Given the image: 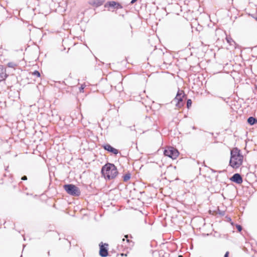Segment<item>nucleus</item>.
Segmentation results:
<instances>
[{
	"label": "nucleus",
	"instance_id": "29",
	"mask_svg": "<svg viewBox=\"0 0 257 257\" xmlns=\"http://www.w3.org/2000/svg\"><path fill=\"white\" fill-rule=\"evenodd\" d=\"M179 257H182V256L181 255H179Z\"/></svg>",
	"mask_w": 257,
	"mask_h": 257
},
{
	"label": "nucleus",
	"instance_id": "21",
	"mask_svg": "<svg viewBox=\"0 0 257 257\" xmlns=\"http://www.w3.org/2000/svg\"><path fill=\"white\" fill-rule=\"evenodd\" d=\"M84 88V87L83 86V85H81L80 87H79V91L80 92H83V89Z\"/></svg>",
	"mask_w": 257,
	"mask_h": 257
},
{
	"label": "nucleus",
	"instance_id": "23",
	"mask_svg": "<svg viewBox=\"0 0 257 257\" xmlns=\"http://www.w3.org/2000/svg\"><path fill=\"white\" fill-rule=\"evenodd\" d=\"M228 255H229V252L228 251H227L226 252V253H225L224 255V257H228Z\"/></svg>",
	"mask_w": 257,
	"mask_h": 257
},
{
	"label": "nucleus",
	"instance_id": "27",
	"mask_svg": "<svg viewBox=\"0 0 257 257\" xmlns=\"http://www.w3.org/2000/svg\"><path fill=\"white\" fill-rule=\"evenodd\" d=\"M228 220H229L230 221L231 220V218L230 217L228 218Z\"/></svg>",
	"mask_w": 257,
	"mask_h": 257
},
{
	"label": "nucleus",
	"instance_id": "8",
	"mask_svg": "<svg viewBox=\"0 0 257 257\" xmlns=\"http://www.w3.org/2000/svg\"><path fill=\"white\" fill-rule=\"evenodd\" d=\"M102 147L108 152L111 153L114 155H117L118 153V151L112 147L111 145L108 144H106L102 145Z\"/></svg>",
	"mask_w": 257,
	"mask_h": 257
},
{
	"label": "nucleus",
	"instance_id": "20",
	"mask_svg": "<svg viewBox=\"0 0 257 257\" xmlns=\"http://www.w3.org/2000/svg\"><path fill=\"white\" fill-rule=\"evenodd\" d=\"M115 8L116 9H122V7L119 3L116 2Z\"/></svg>",
	"mask_w": 257,
	"mask_h": 257
},
{
	"label": "nucleus",
	"instance_id": "14",
	"mask_svg": "<svg viewBox=\"0 0 257 257\" xmlns=\"http://www.w3.org/2000/svg\"><path fill=\"white\" fill-rule=\"evenodd\" d=\"M131 178V174L127 173L123 176V180L124 182L127 181Z\"/></svg>",
	"mask_w": 257,
	"mask_h": 257
},
{
	"label": "nucleus",
	"instance_id": "13",
	"mask_svg": "<svg viewBox=\"0 0 257 257\" xmlns=\"http://www.w3.org/2000/svg\"><path fill=\"white\" fill-rule=\"evenodd\" d=\"M124 237L126 238V239L125 238H123L122 239V241L123 243H124V241H126V242L127 243H128L129 244V245L131 246H133L134 245V242H132L131 240H130L129 239H128V235H126L124 236Z\"/></svg>",
	"mask_w": 257,
	"mask_h": 257
},
{
	"label": "nucleus",
	"instance_id": "26",
	"mask_svg": "<svg viewBox=\"0 0 257 257\" xmlns=\"http://www.w3.org/2000/svg\"><path fill=\"white\" fill-rule=\"evenodd\" d=\"M219 214L221 215H224V212H220L219 213Z\"/></svg>",
	"mask_w": 257,
	"mask_h": 257
},
{
	"label": "nucleus",
	"instance_id": "3",
	"mask_svg": "<svg viewBox=\"0 0 257 257\" xmlns=\"http://www.w3.org/2000/svg\"><path fill=\"white\" fill-rule=\"evenodd\" d=\"M63 188L66 192L71 196H79L81 194L79 188L74 184H65L63 186Z\"/></svg>",
	"mask_w": 257,
	"mask_h": 257
},
{
	"label": "nucleus",
	"instance_id": "1",
	"mask_svg": "<svg viewBox=\"0 0 257 257\" xmlns=\"http://www.w3.org/2000/svg\"><path fill=\"white\" fill-rule=\"evenodd\" d=\"M243 156L241 155L240 150L234 148L230 151V159L229 165L234 169L238 168L242 164Z\"/></svg>",
	"mask_w": 257,
	"mask_h": 257
},
{
	"label": "nucleus",
	"instance_id": "12",
	"mask_svg": "<svg viewBox=\"0 0 257 257\" xmlns=\"http://www.w3.org/2000/svg\"><path fill=\"white\" fill-rule=\"evenodd\" d=\"M116 2L114 1L108 2L104 5L105 8L111 7L115 8Z\"/></svg>",
	"mask_w": 257,
	"mask_h": 257
},
{
	"label": "nucleus",
	"instance_id": "9",
	"mask_svg": "<svg viewBox=\"0 0 257 257\" xmlns=\"http://www.w3.org/2000/svg\"><path fill=\"white\" fill-rule=\"evenodd\" d=\"M8 77L3 65H0V82L5 80Z\"/></svg>",
	"mask_w": 257,
	"mask_h": 257
},
{
	"label": "nucleus",
	"instance_id": "2",
	"mask_svg": "<svg viewBox=\"0 0 257 257\" xmlns=\"http://www.w3.org/2000/svg\"><path fill=\"white\" fill-rule=\"evenodd\" d=\"M101 173L108 180L115 178L118 173L116 166L113 164L109 163L102 166Z\"/></svg>",
	"mask_w": 257,
	"mask_h": 257
},
{
	"label": "nucleus",
	"instance_id": "10",
	"mask_svg": "<svg viewBox=\"0 0 257 257\" xmlns=\"http://www.w3.org/2000/svg\"><path fill=\"white\" fill-rule=\"evenodd\" d=\"M104 2V0H92L89 2V4L97 8L102 5Z\"/></svg>",
	"mask_w": 257,
	"mask_h": 257
},
{
	"label": "nucleus",
	"instance_id": "28",
	"mask_svg": "<svg viewBox=\"0 0 257 257\" xmlns=\"http://www.w3.org/2000/svg\"><path fill=\"white\" fill-rule=\"evenodd\" d=\"M209 134L212 135V136H213V133H209Z\"/></svg>",
	"mask_w": 257,
	"mask_h": 257
},
{
	"label": "nucleus",
	"instance_id": "16",
	"mask_svg": "<svg viewBox=\"0 0 257 257\" xmlns=\"http://www.w3.org/2000/svg\"><path fill=\"white\" fill-rule=\"evenodd\" d=\"M32 75L36 76L37 77H40L41 76L40 73L37 71L35 70L32 73Z\"/></svg>",
	"mask_w": 257,
	"mask_h": 257
},
{
	"label": "nucleus",
	"instance_id": "7",
	"mask_svg": "<svg viewBox=\"0 0 257 257\" xmlns=\"http://www.w3.org/2000/svg\"><path fill=\"white\" fill-rule=\"evenodd\" d=\"M230 181L237 184L242 183L243 180L241 175L239 173H235L230 178Z\"/></svg>",
	"mask_w": 257,
	"mask_h": 257
},
{
	"label": "nucleus",
	"instance_id": "4",
	"mask_svg": "<svg viewBox=\"0 0 257 257\" xmlns=\"http://www.w3.org/2000/svg\"><path fill=\"white\" fill-rule=\"evenodd\" d=\"M164 154L173 160L176 159L178 156L179 153L178 151L172 147L167 148L164 151Z\"/></svg>",
	"mask_w": 257,
	"mask_h": 257
},
{
	"label": "nucleus",
	"instance_id": "24",
	"mask_svg": "<svg viewBox=\"0 0 257 257\" xmlns=\"http://www.w3.org/2000/svg\"><path fill=\"white\" fill-rule=\"evenodd\" d=\"M138 0H132L131 2V4H134L135 3H136Z\"/></svg>",
	"mask_w": 257,
	"mask_h": 257
},
{
	"label": "nucleus",
	"instance_id": "17",
	"mask_svg": "<svg viewBox=\"0 0 257 257\" xmlns=\"http://www.w3.org/2000/svg\"><path fill=\"white\" fill-rule=\"evenodd\" d=\"M191 104H192V100L191 99H188L187 100V107L188 108H189V107L191 106Z\"/></svg>",
	"mask_w": 257,
	"mask_h": 257
},
{
	"label": "nucleus",
	"instance_id": "25",
	"mask_svg": "<svg viewBox=\"0 0 257 257\" xmlns=\"http://www.w3.org/2000/svg\"><path fill=\"white\" fill-rule=\"evenodd\" d=\"M120 255H121V256H126V255H127V254H124V253H121L120 254Z\"/></svg>",
	"mask_w": 257,
	"mask_h": 257
},
{
	"label": "nucleus",
	"instance_id": "19",
	"mask_svg": "<svg viewBox=\"0 0 257 257\" xmlns=\"http://www.w3.org/2000/svg\"><path fill=\"white\" fill-rule=\"evenodd\" d=\"M235 226H236V229H237V230L239 232H240L242 230V227L240 225L237 224H236Z\"/></svg>",
	"mask_w": 257,
	"mask_h": 257
},
{
	"label": "nucleus",
	"instance_id": "18",
	"mask_svg": "<svg viewBox=\"0 0 257 257\" xmlns=\"http://www.w3.org/2000/svg\"><path fill=\"white\" fill-rule=\"evenodd\" d=\"M226 41L230 45H232V43L234 42V41L231 38H226Z\"/></svg>",
	"mask_w": 257,
	"mask_h": 257
},
{
	"label": "nucleus",
	"instance_id": "11",
	"mask_svg": "<svg viewBox=\"0 0 257 257\" xmlns=\"http://www.w3.org/2000/svg\"><path fill=\"white\" fill-rule=\"evenodd\" d=\"M247 121L250 125H254L257 123V119L253 116H250L247 118Z\"/></svg>",
	"mask_w": 257,
	"mask_h": 257
},
{
	"label": "nucleus",
	"instance_id": "22",
	"mask_svg": "<svg viewBox=\"0 0 257 257\" xmlns=\"http://www.w3.org/2000/svg\"><path fill=\"white\" fill-rule=\"evenodd\" d=\"M21 179H22V180H24V181L27 180V177L26 176H23L22 177Z\"/></svg>",
	"mask_w": 257,
	"mask_h": 257
},
{
	"label": "nucleus",
	"instance_id": "6",
	"mask_svg": "<svg viewBox=\"0 0 257 257\" xmlns=\"http://www.w3.org/2000/svg\"><path fill=\"white\" fill-rule=\"evenodd\" d=\"M107 243L103 244L101 242L99 244V255L102 257H106L108 255V250L107 247L108 246Z\"/></svg>",
	"mask_w": 257,
	"mask_h": 257
},
{
	"label": "nucleus",
	"instance_id": "5",
	"mask_svg": "<svg viewBox=\"0 0 257 257\" xmlns=\"http://www.w3.org/2000/svg\"><path fill=\"white\" fill-rule=\"evenodd\" d=\"M185 96V94L183 90H180L179 89L177 92V95L174 99V101L176 102V106L178 108H181L184 105L183 98Z\"/></svg>",
	"mask_w": 257,
	"mask_h": 257
},
{
	"label": "nucleus",
	"instance_id": "15",
	"mask_svg": "<svg viewBox=\"0 0 257 257\" xmlns=\"http://www.w3.org/2000/svg\"><path fill=\"white\" fill-rule=\"evenodd\" d=\"M7 66L10 68H15L17 66V64L14 62H11L8 63Z\"/></svg>",
	"mask_w": 257,
	"mask_h": 257
}]
</instances>
